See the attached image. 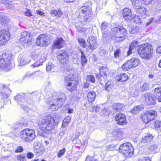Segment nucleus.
Wrapping results in <instances>:
<instances>
[{
    "label": "nucleus",
    "mask_w": 161,
    "mask_h": 161,
    "mask_svg": "<svg viewBox=\"0 0 161 161\" xmlns=\"http://www.w3.org/2000/svg\"><path fill=\"white\" fill-rule=\"evenodd\" d=\"M130 47L133 49L138 47L137 53L140 57L143 59L149 60L153 57V45L149 43H144L139 46L138 42L134 40L132 42Z\"/></svg>",
    "instance_id": "obj_1"
},
{
    "label": "nucleus",
    "mask_w": 161,
    "mask_h": 161,
    "mask_svg": "<svg viewBox=\"0 0 161 161\" xmlns=\"http://www.w3.org/2000/svg\"><path fill=\"white\" fill-rule=\"evenodd\" d=\"M38 125L40 130L47 133H52L57 125L54 117L50 114L42 117L39 121Z\"/></svg>",
    "instance_id": "obj_2"
},
{
    "label": "nucleus",
    "mask_w": 161,
    "mask_h": 161,
    "mask_svg": "<svg viewBox=\"0 0 161 161\" xmlns=\"http://www.w3.org/2000/svg\"><path fill=\"white\" fill-rule=\"evenodd\" d=\"M128 35L126 28L123 26H118L111 29L108 37L110 40H114L115 43H118L123 42Z\"/></svg>",
    "instance_id": "obj_3"
},
{
    "label": "nucleus",
    "mask_w": 161,
    "mask_h": 161,
    "mask_svg": "<svg viewBox=\"0 0 161 161\" xmlns=\"http://www.w3.org/2000/svg\"><path fill=\"white\" fill-rule=\"evenodd\" d=\"M80 79L78 75L74 74L68 75L65 76L64 81L66 90L70 92L76 91L79 83Z\"/></svg>",
    "instance_id": "obj_4"
},
{
    "label": "nucleus",
    "mask_w": 161,
    "mask_h": 161,
    "mask_svg": "<svg viewBox=\"0 0 161 161\" xmlns=\"http://www.w3.org/2000/svg\"><path fill=\"white\" fill-rule=\"evenodd\" d=\"M14 59L13 55L10 52H4L0 56V68L3 70H9L12 67Z\"/></svg>",
    "instance_id": "obj_5"
},
{
    "label": "nucleus",
    "mask_w": 161,
    "mask_h": 161,
    "mask_svg": "<svg viewBox=\"0 0 161 161\" xmlns=\"http://www.w3.org/2000/svg\"><path fill=\"white\" fill-rule=\"evenodd\" d=\"M119 152L126 158H130L134 154V149L131 143H125L121 145L119 148Z\"/></svg>",
    "instance_id": "obj_6"
},
{
    "label": "nucleus",
    "mask_w": 161,
    "mask_h": 161,
    "mask_svg": "<svg viewBox=\"0 0 161 161\" xmlns=\"http://www.w3.org/2000/svg\"><path fill=\"white\" fill-rule=\"evenodd\" d=\"M140 61L137 58H132L127 60L123 64L121 68L124 71H128L130 69L136 68L140 65Z\"/></svg>",
    "instance_id": "obj_7"
},
{
    "label": "nucleus",
    "mask_w": 161,
    "mask_h": 161,
    "mask_svg": "<svg viewBox=\"0 0 161 161\" xmlns=\"http://www.w3.org/2000/svg\"><path fill=\"white\" fill-rule=\"evenodd\" d=\"M20 137L25 142H31L36 137L35 130L32 129L25 128L22 130L20 132Z\"/></svg>",
    "instance_id": "obj_8"
},
{
    "label": "nucleus",
    "mask_w": 161,
    "mask_h": 161,
    "mask_svg": "<svg viewBox=\"0 0 161 161\" xmlns=\"http://www.w3.org/2000/svg\"><path fill=\"white\" fill-rule=\"evenodd\" d=\"M156 114V112L154 110H147L141 114L140 118L143 123L147 124L154 119Z\"/></svg>",
    "instance_id": "obj_9"
},
{
    "label": "nucleus",
    "mask_w": 161,
    "mask_h": 161,
    "mask_svg": "<svg viewBox=\"0 0 161 161\" xmlns=\"http://www.w3.org/2000/svg\"><path fill=\"white\" fill-rule=\"evenodd\" d=\"M11 34L9 30L2 29L0 31V46L5 45L10 39Z\"/></svg>",
    "instance_id": "obj_10"
},
{
    "label": "nucleus",
    "mask_w": 161,
    "mask_h": 161,
    "mask_svg": "<svg viewBox=\"0 0 161 161\" xmlns=\"http://www.w3.org/2000/svg\"><path fill=\"white\" fill-rule=\"evenodd\" d=\"M33 36V35L31 33L24 31L21 33L19 42L23 45L30 44L32 41Z\"/></svg>",
    "instance_id": "obj_11"
},
{
    "label": "nucleus",
    "mask_w": 161,
    "mask_h": 161,
    "mask_svg": "<svg viewBox=\"0 0 161 161\" xmlns=\"http://www.w3.org/2000/svg\"><path fill=\"white\" fill-rule=\"evenodd\" d=\"M80 11L84 16V20L86 22L90 21L93 15L91 8L88 6H83L80 8Z\"/></svg>",
    "instance_id": "obj_12"
},
{
    "label": "nucleus",
    "mask_w": 161,
    "mask_h": 161,
    "mask_svg": "<svg viewBox=\"0 0 161 161\" xmlns=\"http://www.w3.org/2000/svg\"><path fill=\"white\" fill-rule=\"evenodd\" d=\"M36 42L37 46L44 47L47 46L49 45L50 41L47 35L44 34H42L37 36Z\"/></svg>",
    "instance_id": "obj_13"
},
{
    "label": "nucleus",
    "mask_w": 161,
    "mask_h": 161,
    "mask_svg": "<svg viewBox=\"0 0 161 161\" xmlns=\"http://www.w3.org/2000/svg\"><path fill=\"white\" fill-rule=\"evenodd\" d=\"M69 55L65 49L62 50L60 53H58L57 58L60 63L63 64H67L69 61Z\"/></svg>",
    "instance_id": "obj_14"
},
{
    "label": "nucleus",
    "mask_w": 161,
    "mask_h": 161,
    "mask_svg": "<svg viewBox=\"0 0 161 161\" xmlns=\"http://www.w3.org/2000/svg\"><path fill=\"white\" fill-rule=\"evenodd\" d=\"M144 101L146 104L148 105H152L155 104L156 103V100H157L158 96L157 95H153L150 93H146L144 95Z\"/></svg>",
    "instance_id": "obj_15"
},
{
    "label": "nucleus",
    "mask_w": 161,
    "mask_h": 161,
    "mask_svg": "<svg viewBox=\"0 0 161 161\" xmlns=\"http://www.w3.org/2000/svg\"><path fill=\"white\" fill-rule=\"evenodd\" d=\"M61 95V97L57 98L56 104H52L50 105L48 108L49 110H50L52 111H55L57 110L61 107L60 105H59V103H63V101L66 99V97L64 93H62L61 95H60V96Z\"/></svg>",
    "instance_id": "obj_16"
},
{
    "label": "nucleus",
    "mask_w": 161,
    "mask_h": 161,
    "mask_svg": "<svg viewBox=\"0 0 161 161\" xmlns=\"http://www.w3.org/2000/svg\"><path fill=\"white\" fill-rule=\"evenodd\" d=\"M114 119L119 125H124L128 123L125 115L120 113L116 114L114 117Z\"/></svg>",
    "instance_id": "obj_17"
},
{
    "label": "nucleus",
    "mask_w": 161,
    "mask_h": 161,
    "mask_svg": "<svg viewBox=\"0 0 161 161\" xmlns=\"http://www.w3.org/2000/svg\"><path fill=\"white\" fill-rule=\"evenodd\" d=\"M65 41L62 37H57L54 41L52 47L53 49H60L64 47Z\"/></svg>",
    "instance_id": "obj_18"
},
{
    "label": "nucleus",
    "mask_w": 161,
    "mask_h": 161,
    "mask_svg": "<svg viewBox=\"0 0 161 161\" xmlns=\"http://www.w3.org/2000/svg\"><path fill=\"white\" fill-rule=\"evenodd\" d=\"M135 8L136 13L139 16L145 18L147 16L148 12L147 9L142 6L136 7Z\"/></svg>",
    "instance_id": "obj_19"
},
{
    "label": "nucleus",
    "mask_w": 161,
    "mask_h": 161,
    "mask_svg": "<svg viewBox=\"0 0 161 161\" xmlns=\"http://www.w3.org/2000/svg\"><path fill=\"white\" fill-rule=\"evenodd\" d=\"M99 74L95 75L96 78L99 79L102 77L107 76L109 73V69L106 66H102L99 69Z\"/></svg>",
    "instance_id": "obj_20"
},
{
    "label": "nucleus",
    "mask_w": 161,
    "mask_h": 161,
    "mask_svg": "<svg viewBox=\"0 0 161 161\" xmlns=\"http://www.w3.org/2000/svg\"><path fill=\"white\" fill-rule=\"evenodd\" d=\"M89 44L88 47L90 49L93 50L97 47V40L94 36L89 37L87 39Z\"/></svg>",
    "instance_id": "obj_21"
},
{
    "label": "nucleus",
    "mask_w": 161,
    "mask_h": 161,
    "mask_svg": "<svg viewBox=\"0 0 161 161\" xmlns=\"http://www.w3.org/2000/svg\"><path fill=\"white\" fill-rule=\"evenodd\" d=\"M122 15L125 20L128 21L131 20L132 16L131 10L128 8H125L122 11Z\"/></svg>",
    "instance_id": "obj_22"
},
{
    "label": "nucleus",
    "mask_w": 161,
    "mask_h": 161,
    "mask_svg": "<svg viewBox=\"0 0 161 161\" xmlns=\"http://www.w3.org/2000/svg\"><path fill=\"white\" fill-rule=\"evenodd\" d=\"M129 77L126 73H121L117 75L115 77L116 81L122 83H124L129 79Z\"/></svg>",
    "instance_id": "obj_23"
},
{
    "label": "nucleus",
    "mask_w": 161,
    "mask_h": 161,
    "mask_svg": "<svg viewBox=\"0 0 161 161\" xmlns=\"http://www.w3.org/2000/svg\"><path fill=\"white\" fill-rule=\"evenodd\" d=\"M146 135L142 138L141 142L142 143H147L150 142L154 137L155 136L149 132L145 133Z\"/></svg>",
    "instance_id": "obj_24"
},
{
    "label": "nucleus",
    "mask_w": 161,
    "mask_h": 161,
    "mask_svg": "<svg viewBox=\"0 0 161 161\" xmlns=\"http://www.w3.org/2000/svg\"><path fill=\"white\" fill-rule=\"evenodd\" d=\"M50 13L52 15L58 18H60L63 14V13L60 8L57 9H53L51 10Z\"/></svg>",
    "instance_id": "obj_25"
},
{
    "label": "nucleus",
    "mask_w": 161,
    "mask_h": 161,
    "mask_svg": "<svg viewBox=\"0 0 161 161\" xmlns=\"http://www.w3.org/2000/svg\"><path fill=\"white\" fill-rule=\"evenodd\" d=\"M96 97V94L95 92L93 91L89 92L87 95V98L88 102L92 103L94 101Z\"/></svg>",
    "instance_id": "obj_26"
},
{
    "label": "nucleus",
    "mask_w": 161,
    "mask_h": 161,
    "mask_svg": "<svg viewBox=\"0 0 161 161\" xmlns=\"http://www.w3.org/2000/svg\"><path fill=\"white\" fill-rule=\"evenodd\" d=\"M124 105L120 103H114L112 105L113 109L117 112L121 111L123 108Z\"/></svg>",
    "instance_id": "obj_27"
},
{
    "label": "nucleus",
    "mask_w": 161,
    "mask_h": 161,
    "mask_svg": "<svg viewBox=\"0 0 161 161\" xmlns=\"http://www.w3.org/2000/svg\"><path fill=\"white\" fill-rule=\"evenodd\" d=\"M38 55V57H39V58L36 61V63H38L37 65V66L42 65L43 63L46 60L45 55L43 54H38V53L36 54V55Z\"/></svg>",
    "instance_id": "obj_28"
},
{
    "label": "nucleus",
    "mask_w": 161,
    "mask_h": 161,
    "mask_svg": "<svg viewBox=\"0 0 161 161\" xmlns=\"http://www.w3.org/2000/svg\"><path fill=\"white\" fill-rule=\"evenodd\" d=\"M154 93L157 95V101L159 102H161V87L155 88L154 90Z\"/></svg>",
    "instance_id": "obj_29"
},
{
    "label": "nucleus",
    "mask_w": 161,
    "mask_h": 161,
    "mask_svg": "<svg viewBox=\"0 0 161 161\" xmlns=\"http://www.w3.org/2000/svg\"><path fill=\"white\" fill-rule=\"evenodd\" d=\"M80 52L81 53L80 56L81 62L83 66L85 65L87 62V59L83 51L81 50Z\"/></svg>",
    "instance_id": "obj_30"
},
{
    "label": "nucleus",
    "mask_w": 161,
    "mask_h": 161,
    "mask_svg": "<svg viewBox=\"0 0 161 161\" xmlns=\"http://www.w3.org/2000/svg\"><path fill=\"white\" fill-rule=\"evenodd\" d=\"M6 90L8 91L7 93L3 92H0V94L2 96V99L3 101L8 98V95L10 92V90L8 88H6Z\"/></svg>",
    "instance_id": "obj_31"
},
{
    "label": "nucleus",
    "mask_w": 161,
    "mask_h": 161,
    "mask_svg": "<svg viewBox=\"0 0 161 161\" xmlns=\"http://www.w3.org/2000/svg\"><path fill=\"white\" fill-rule=\"evenodd\" d=\"M113 87V84L111 81H108L105 84V90L108 92L111 91Z\"/></svg>",
    "instance_id": "obj_32"
},
{
    "label": "nucleus",
    "mask_w": 161,
    "mask_h": 161,
    "mask_svg": "<svg viewBox=\"0 0 161 161\" xmlns=\"http://www.w3.org/2000/svg\"><path fill=\"white\" fill-rule=\"evenodd\" d=\"M16 161H26V157L24 154H20L16 155Z\"/></svg>",
    "instance_id": "obj_33"
},
{
    "label": "nucleus",
    "mask_w": 161,
    "mask_h": 161,
    "mask_svg": "<svg viewBox=\"0 0 161 161\" xmlns=\"http://www.w3.org/2000/svg\"><path fill=\"white\" fill-rule=\"evenodd\" d=\"M54 64L51 62H49L46 65V70L47 72H50L53 70L55 68Z\"/></svg>",
    "instance_id": "obj_34"
},
{
    "label": "nucleus",
    "mask_w": 161,
    "mask_h": 161,
    "mask_svg": "<svg viewBox=\"0 0 161 161\" xmlns=\"http://www.w3.org/2000/svg\"><path fill=\"white\" fill-rule=\"evenodd\" d=\"M121 55V51L119 48H117L115 49L114 52V55L115 58H119Z\"/></svg>",
    "instance_id": "obj_35"
},
{
    "label": "nucleus",
    "mask_w": 161,
    "mask_h": 161,
    "mask_svg": "<svg viewBox=\"0 0 161 161\" xmlns=\"http://www.w3.org/2000/svg\"><path fill=\"white\" fill-rule=\"evenodd\" d=\"M77 40L79 44L83 48L86 47V41L83 39L79 38Z\"/></svg>",
    "instance_id": "obj_36"
},
{
    "label": "nucleus",
    "mask_w": 161,
    "mask_h": 161,
    "mask_svg": "<svg viewBox=\"0 0 161 161\" xmlns=\"http://www.w3.org/2000/svg\"><path fill=\"white\" fill-rule=\"evenodd\" d=\"M139 16L134 15L133 17L132 16V19L133 21L135 23L137 24H140L141 23V21Z\"/></svg>",
    "instance_id": "obj_37"
},
{
    "label": "nucleus",
    "mask_w": 161,
    "mask_h": 161,
    "mask_svg": "<svg viewBox=\"0 0 161 161\" xmlns=\"http://www.w3.org/2000/svg\"><path fill=\"white\" fill-rule=\"evenodd\" d=\"M153 126L154 129L156 130L160 129L161 128V121L159 120L155 121L153 123Z\"/></svg>",
    "instance_id": "obj_38"
},
{
    "label": "nucleus",
    "mask_w": 161,
    "mask_h": 161,
    "mask_svg": "<svg viewBox=\"0 0 161 161\" xmlns=\"http://www.w3.org/2000/svg\"><path fill=\"white\" fill-rule=\"evenodd\" d=\"M86 81H89L92 83L95 82V79L94 77L92 75H88L86 76Z\"/></svg>",
    "instance_id": "obj_39"
},
{
    "label": "nucleus",
    "mask_w": 161,
    "mask_h": 161,
    "mask_svg": "<svg viewBox=\"0 0 161 161\" xmlns=\"http://www.w3.org/2000/svg\"><path fill=\"white\" fill-rule=\"evenodd\" d=\"M149 88L148 85L147 83H144L142 86L140 87V91L142 92H143L148 90Z\"/></svg>",
    "instance_id": "obj_40"
},
{
    "label": "nucleus",
    "mask_w": 161,
    "mask_h": 161,
    "mask_svg": "<svg viewBox=\"0 0 161 161\" xmlns=\"http://www.w3.org/2000/svg\"><path fill=\"white\" fill-rule=\"evenodd\" d=\"M139 29L138 27L133 26L131 28L129 32L130 34H134L138 32Z\"/></svg>",
    "instance_id": "obj_41"
},
{
    "label": "nucleus",
    "mask_w": 161,
    "mask_h": 161,
    "mask_svg": "<svg viewBox=\"0 0 161 161\" xmlns=\"http://www.w3.org/2000/svg\"><path fill=\"white\" fill-rule=\"evenodd\" d=\"M66 151V149L64 148L60 150L57 153V156L58 158H60L63 156Z\"/></svg>",
    "instance_id": "obj_42"
},
{
    "label": "nucleus",
    "mask_w": 161,
    "mask_h": 161,
    "mask_svg": "<svg viewBox=\"0 0 161 161\" xmlns=\"http://www.w3.org/2000/svg\"><path fill=\"white\" fill-rule=\"evenodd\" d=\"M140 111L139 107L136 106L134 107L130 111V112L133 114H136Z\"/></svg>",
    "instance_id": "obj_43"
},
{
    "label": "nucleus",
    "mask_w": 161,
    "mask_h": 161,
    "mask_svg": "<svg viewBox=\"0 0 161 161\" xmlns=\"http://www.w3.org/2000/svg\"><path fill=\"white\" fill-rule=\"evenodd\" d=\"M24 149L22 146H19L17 147L14 151L15 153H21L23 152Z\"/></svg>",
    "instance_id": "obj_44"
},
{
    "label": "nucleus",
    "mask_w": 161,
    "mask_h": 161,
    "mask_svg": "<svg viewBox=\"0 0 161 161\" xmlns=\"http://www.w3.org/2000/svg\"><path fill=\"white\" fill-rule=\"evenodd\" d=\"M71 118L69 116L66 117L63 120V124H66V125H68V123L70 122L71 120Z\"/></svg>",
    "instance_id": "obj_45"
},
{
    "label": "nucleus",
    "mask_w": 161,
    "mask_h": 161,
    "mask_svg": "<svg viewBox=\"0 0 161 161\" xmlns=\"http://www.w3.org/2000/svg\"><path fill=\"white\" fill-rule=\"evenodd\" d=\"M24 14L25 15L28 17H31L32 16L31 12L28 8H26V11L25 12Z\"/></svg>",
    "instance_id": "obj_46"
},
{
    "label": "nucleus",
    "mask_w": 161,
    "mask_h": 161,
    "mask_svg": "<svg viewBox=\"0 0 161 161\" xmlns=\"http://www.w3.org/2000/svg\"><path fill=\"white\" fill-rule=\"evenodd\" d=\"M85 161H97L93 157H91L89 156H88L86 157Z\"/></svg>",
    "instance_id": "obj_47"
},
{
    "label": "nucleus",
    "mask_w": 161,
    "mask_h": 161,
    "mask_svg": "<svg viewBox=\"0 0 161 161\" xmlns=\"http://www.w3.org/2000/svg\"><path fill=\"white\" fill-rule=\"evenodd\" d=\"M26 156L28 158L31 159L33 158L34 155L32 153L28 152L26 153Z\"/></svg>",
    "instance_id": "obj_48"
},
{
    "label": "nucleus",
    "mask_w": 161,
    "mask_h": 161,
    "mask_svg": "<svg viewBox=\"0 0 161 161\" xmlns=\"http://www.w3.org/2000/svg\"><path fill=\"white\" fill-rule=\"evenodd\" d=\"M36 13L37 14L40 16H41L42 17H44L45 16V13L40 10H37L36 11Z\"/></svg>",
    "instance_id": "obj_49"
},
{
    "label": "nucleus",
    "mask_w": 161,
    "mask_h": 161,
    "mask_svg": "<svg viewBox=\"0 0 161 161\" xmlns=\"http://www.w3.org/2000/svg\"><path fill=\"white\" fill-rule=\"evenodd\" d=\"M156 51L157 53L161 54V45L157 47L156 49Z\"/></svg>",
    "instance_id": "obj_50"
},
{
    "label": "nucleus",
    "mask_w": 161,
    "mask_h": 161,
    "mask_svg": "<svg viewBox=\"0 0 161 161\" xmlns=\"http://www.w3.org/2000/svg\"><path fill=\"white\" fill-rule=\"evenodd\" d=\"M10 19H8L4 18L2 21V22L3 24H7L10 22Z\"/></svg>",
    "instance_id": "obj_51"
},
{
    "label": "nucleus",
    "mask_w": 161,
    "mask_h": 161,
    "mask_svg": "<svg viewBox=\"0 0 161 161\" xmlns=\"http://www.w3.org/2000/svg\"><path fill=\"white\" fill-rule=\"evenodd\" d=\"M143 3L145 5H147L150 4L152 0H142Z\"/></svg>",
    "instance_id": "obj_52"
},
{
    "label": "nucleus",
    "mask_w": 161,
    "mask_h": 161,
    "mask_svg": "<svg viewBox=\"0 0 161 161\" xmlns=\"http://www.w3.org/2000/svg\"><path fill=\"white\" fill-rule=\"evenodd\" d=\"M107 26V24L103 22L101 24V29L104 30L106 29Z\"/></svg>",
    "instance_id": "obj_53"
},
{
    "label": "nucleus",
    "mask_w": 161,
    "mask_h": 161,
    "mask_svg": "<svg viewBox=\"0 0 161 161\" xmlns=\"http://www.w3.org/2000/svg\"><path fill=\"white\" fill-rule=\"evenodd\" d=\"M154 20V18H151L150 19L149 21L147 23L146 25H148L152 23Z\"/></svg>",
    "instance_id": "obj_54"
},
{
    "label": "nucleus",
    "mask_w": 161,
    "mask_h": 161,
    "mask_svg": "<svg viewBox=\"0 0 161 161\" xmlns=\"http://www.w3.org/2000/svg\"><path fill=\"white\" fill-rule=\"evenodd\" d=\"M66 110L67 111V113L68 114L72 113L74 112L73 109L70 108H68Z\"/></svg>",
    "instance_id": "obj_55"
},
{
    "label": "nucleus",
    "mask_w": 161,
    "mask_h": 161,
    "mask_svg": "<svg viewBox=\"0 0 161 161\" xmlns=\"http://www.w3.org/2000/svg\"><path fill=\"white\" fill-rule=\"evenodd\" d=\"M132 48H131L130 47H129V50L127 52V55L129 56L132 53V50H133Z\"/></svg>",
    "instance_id": "obj_56"
},
{
    "label": "nucleus",
    "mask_w": 161,
    "mask_h": 161,
    "mask_svg": "<svg viewBox=\"0 0 161 161\" xmlns=\"http://www.w3.org/2000/svg\"><path fill=\"white\" fill-rule=\"evenodd\" d=\"M99 109V108L98 106H94L92 108V111L97 112L98 111Z\"/></svg>",
    "instance_id": "obj_57"
},
{
    "label": "nucleus",
    "mask_w": 161,
    "mask_h": 161,
    "mask_svg": "<svg viewBox=\"0 0 161 161\" xmlns=\"http://www.w3.org/2000/svg\"><path fill=\"white\" fill-rule=\"evenodd\" d=\"M75 0H64L65 2L68 3L73 2Z\"/></svg>",
    "instance_id": "obj_58"
},
{
    "label": "nucleus",
    "mask_w": 161,
    "mask_h": 161,
    "mask_svg": "<svg viewBox=\"0 0 161 161\" xmlns=\"http://www.w3.org/2000/svg\"><path fill=\"white\" fill-rule=\"evenodd\" d=\"M89 86V84L87 83H85L84 85V87L85 88H88Z\"/></svg>",
    "instance_id": "obj_59"
},
{
    "label": "nucleus",
    "mask_w": 161,
    "mask_h": 161,
    "mask_svg": "<svg viewBox=\"0 0 161 161\" xmlns=\"http://www.w3.org/2000/svg\"><path fill=\"white\" fill-rule=\"evenodd\" d=\"M144 161H151V160L149 157H144Z\"/></svg>",
    "instance_id": "obj_60"
},
{
    "label": "nucleus",
    "mask_w": 161,
    "mask_h": 161,
    "mask_svg": "<svg viewBox=\"0 0 161 161\" xmlns=\"http://www.w3.org/2000/svg\"><path fill=\"white\" fill-rule=\"evenodd\" d=\"M137 161H144V157L142 158H139Z\"/></svg>",
    "instance_id": "obj_61"
},
{
    "label": "nucleus",
    "mask_w": 161,
    "mask_h": 161,
    "mask_svg": "<svg viewBox=\"0 0 161 161\" xmlns=\"http://www.w3.org/2000/svg\"><path fill=\"white\" fill-rule=\"evenodd\" d=\"M23 62H24V61L23 60H21V61H20V64L21 66H23L25 64V63H24V64H22L23 63Z\"/></svg>",
    "instance_id": "obj_62"
},
{
    "label": "nucleus",
    "mask_w": 161,
    "mask_h": 161,
    "mask_svg": "<svg viewBox=\"0 0 161 161\" xmlns=\"http://www.w3.org/2000/svg\"><path fill=\"white\" fill-rule=\"evenodd\" d=\"M158 66L159 68H161V59L160 60L158 64Z\"/></svg>",
    "instance_id": "obj_63"
},
{
    "label": "nucleus",
    "mask_w": 161,
    "mask_h": 161,
    "mask_svg": "<svg viewBox=\"0 0 161 161\" xmlns=\"http://www.w3.org/2000/svg\"><path fill=\"white\" fill-rule=\"evenodd\" d=\"M6 1V0H0V3H3Z\"/></svg>",
    "instance_id": "obj_64"
}]
</instances>
